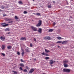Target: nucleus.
Instances as JSON below:
<instances>
[{"mask_svg": "<svg viewBox=\"0 0 74 74\" xmlns=\"http://www.w3.org/2000/svg\"><path fill=\"white\" fill-rule=\"evenodd\" d=\"M62 71L63 72H65L66 73H69L70 71V70L68 69H63Z\"/></svg>", "mask_w": 74, "mask_h": 74, "instance_id": "1", "label": "nucleus"}, {"mask_svg": "<svg viewBox=\"0 0 74 74\" xmlns=\"http://www.w3.org/2000/svg\"><path fill=\"white\" fill-rule=\"evenodd\" d=\"M42 22V21H39V23H38V24L36 25V26L37 27H38L39 26H40V25H41V23Z\"/></svg>", "mask_w": 74, "mask_h": 74, "instance_id": "2", "label": "nucleus"}, {"mask_svg": "<svg viewBox=\"0 0 74 74\" xmlns=\"http://www.w3.org/2000/svg\"><path fill=\"white\" fill-rule=\"evenodd\" d=\"M31 28L34 31H37V28L34 27V26H32L31 27Z\"/></svg>", "mask_w": 74, "mask_h": 74, "instance_id": "3", "label": "nucleus"}, {"mask_svg": "<svg viewBox=\"0 0 74 74\" xmlns=\"http://www.w3.org/2000/svg\"><path fill=\"white\" fill-rule=\"evenodd\" d=\"M1 25H2L3 27H6V26H7L8 25V24H5V23H2L1 24Z\"/></svg>", "mask_w": 74, "mask_h": 74, "instance_id": "4", "label": "nucleus"}, {"mask_svg": "<svg viewBox=\"0 0 74 74\" xmlns=\"http://www.w3.org/2000/svg\"><path fill=\"white\" fill-rule=\"evenodd\" d=\"M67 43H68V41L67 40L62 42V44H67Z\"/></svg>", "mask_w": 74, "mask_h": 74, "instance_id": "5", "label": "nucleus"}, {"mask_svg": "<svg viewBox=\"0 0 74 74\" xmlns=\"http://www.w3.org/2000/svg\"><path fill=\"white\" fill-rule=\"evenodd\" d=\"M45 40H49L50 39H51V38H50V37H45Z\"/></svg>", "mask_w": 74, "mask_h": 74, "instance_id": "6", "label": "nucleus"}, {"mask_svg": "<svg viewBox=\"0 0 74 74\" xmlns=\"http://www.w3.org/2000/svg\"><path fill=\"white\" fill-rule=\"evenodd\" d=\"M53 62H55V61H54L53 62V60H50L49 63L50 64H53Z\"/></svg>", "mask_w": 74, "mask_h": 74, "instance_id": "7", "label": "nucleus"}, {"mask_svg": "<svg viewBox=\"0 0 74 74\" xmlns=\"http://www.w3.org/2000/svg\"><path fill=\"white\" fill-rule=\"evenodd\" d=\"M34 71V69H31L30 71L29 72V73H32L33 71Z\"/></svg>", "mask_w": 74, "mask_h": 74, "instance_id": "8", "label": "nucleus"}, {"mask_svg": "<svg viewBox=\"0 0 74 74\" xmlns=\"http://www.w3.org/2000/svg\"><path fill=\"white\" fill-rule=\"evenodd\" d=\"M42 55H44L45 56H49V55H48V54L45 53L44 52L42 53Z\"/></svg>", "mask_w": 74, "mask_h": 74, "instance_id": "9", "label": "nucleus"}, {"mask_svg": "<svg viewBox=\"0 0 74 74\" xmlns=\"http://www.w3.org/2000/svg\"><path fill=\"white\" fill-rule=\"evenodd\" d=\"M0 39L2 41H4V40H5V37H3L2 36H1V37H0Z\"/></svg>", "mask_w": 74, "mask_h": 74, "instance_id": "10", "label": "nucleus"}, {"mask_svg": "<svg viewBox=\"0 0 74 74\" xmlns=\"http://www.w3.org/2000/svg\"><path fill=\"white\" fill-rule=\"evenodd\" d=\"M21 40H23V41L24 40H26V38H23V37L21 38Z\"/></svg>", "mask_w": 74, "mask_h": 74, "instance_id": "11", "label": "nucleus"}, {"mask_svg": "<svg viewBox=\"0 0 74 74\" xmlns=\"http://www.w3.org/2000/svg\"><path fill=\"white\" fill-rule=\"evenodd\" d=\"M7 48L8 49H10L12 48V47L11 46H9L7 47Z\"/></svg>", "mask_w": 74, "mask_h": 74, "instance_id": "12", "label": "nucleus"}, {"mask_svg": "<svg viewBox=\"0 0 74 74\" xmlns=\"http://www.w3.org/2000/svg\"><path fill=\"white\" fill-rule=\"evenodd\" d=\"M5 46L4 45H2V49H4V48H5Z\"/></svg>", "mask_w": 74, "mask_h": 74, "instance_id": "13", "label": "nucleus"}, {"mask_svg": "<svg viewBox=\"0 0 74 74\" xmlns=\"http://www.w3.org/2000/svg\"><path fill=\"white\" fill-rule=\"evenodd\" d=\"M64 67H68V65L64 63Z\"/></svg>", "mask_w": 74, "mask_h": 74, "instance_id": "14", "label": "nucleus"}, {"mask_svg": "<svg viewBox=\"0 0 74 74\" xmlns=\"http://www.w3.org/2000/svg\"><path fill=\"white\" fill-rule=\"evenodd\" d=\"M38 32H39L40 33H41V28L39 29L38 30Z\"/></svg>", "mask_w": 74, "mask_h": 74, "instance_id": "15", "label": "nucleus"}, {"mask_svg": "<svg viewBox=\"0 0 74 74\" xmlns=\"http://www.w3.org/2000/svg\"><path fill=\"white\" fill-rule=\"evenodd\" d=\"M45 52H46V53H48V52H49V50H47L46 49H45Z\"/></svg>", "mask_w": 74, "mask_h": 74, "instance_id": "16", "label": "nucleus"}, {"mask_svg": "<svg viewBox=\"0 0 74 74\" xmlns=\"http://www.w3.org/2000/svg\"><path fill=\"white\" fill-rule=\"evenodd\" d=\"M62 41H58L57 42V44H60V43H62Z\"/></svg>", "mask_w": 74, "mask_h": 74, "instance_id": "17", "label": "nucleus"}, {"mask_svg": "<svg viewBox=\"0 0 74 74\" xmlns=\"http://www.w3.org/2000/svg\"><path fill=\"white\" fill-rule=\"evenodd\" d=\"M57 38L58 40H61V39H62V38L60 36H58Z\"/></svg>", "mask_w": 74, "mask_h": 74, "instance_id": "18", "label": "nucleus"}, {"mask_svg": "<svg viewBox=\"0 0 74 74\" xmlns=\"http://www.w3.org/2000/svg\"><path fill=\"white\" fill-rule=\"evenodd\" d=\"M19 65L21 67H23L24 66V64H20Z\"/></svg>", "mask_w": 74, "mask_h": 74, "instance_id": "19", "label": "nucleus"}, {"mask_svg": "<svg viewBox=\"0 0 74 74\" xmlns=\"http://www.w3.org/2000/svg\"><path fill=\"white\" fill-rule=\"evenodd\" d=\"M36 15H37V16H41L40 14L38 13H37L36 14Z\"/></svg>", "mask_w": 74, "mask_h": 74, "instance_id": "20", "label": "nucleus"}, {"mask_svg": "<svg viewBox=\"0 0 74 74\" xmlns=\"http://www.w3.org/2000/svg\"><path fill=\"white\" fill-rule=\"evenodd\" d=\"M52 31H53V29H49V32H52Z\"/></svg>", "mask_w": 74, "mask_h": 74, "instance_id": "21", "label": "nucleus"}, {"mask_svg": "<svg viewBox=\"0 0 74 74\" xmlns=\"http://www.w3.org/2000/svg\"><path fill=\"white\" fill-rule=\"evenodd\" d=\"M13 72L14 73V74H17V72H16V71H13Z\"/></svg>", "mask_w": 74, "mask_h": 74, "instance_id": "22", "label": "nucleus"}, {"mask_svg": "<svg viewBox=\"0 0 74 74\" xmlns=\"http://www.w3.org/2000/svg\"><path fill=\"white\" fill-rule=\"evenodd\" d=\"M1 55H2L3 56H5V55L4 53H1Z\"/></svg>", "mask_w": 74, "mask_h": 74, "instance_id": "23", "label": "nucleus"}, {"mask_svg": "<svg viewBox=\"0 0 74 74\" xmlns=\"http://www.w3.org/2000/svg\"><path fill=\"white\" fill-rule=\"evenodd\" d=\"M45 59L46 60H48V59H49V57H46Z\"/></svg>", "mask_w": 74, "mask_h": 74, "instance_id": "24", "label": "nucleus"}, {"mask_svg": "<svg viewBox=\"0 0 74 74\" xmlns=\"http://www.w3.org/2000/svg\"><path fill=\"white\" fill-rule=\"evenodd\" d=\"M15 18L16 19H18V17H17V16H15Z\"/></svg>", "mask_w": 74, "mask_h": 74, "instance_id": "25", "label": "nucleus"}, {"mask_svg": "<svg viewBox=\"0 0 74 74\" xmlns=\"http://www.w3.org/2000/svg\"><path fill=\"white\" fill-rule=\"evenodd\" d=\"M18 3L19 4H22V2L21 1H19L18 2Z\"/></svg>", "mask_w": 74, "mask_h": 74, "instance_id": "26", "label": "nucleus"}, {"mask_svg": "<svg viewBox=\"0 0 74 74\" xmlns=\"http://www.w3.org/2000/svg\"><path fill=\"white\" fill-rule=\"evenodd\" d=\"M23 13L25 14H27V12L26 11H24L23 12Z\"/></svg>", "mask_w": 74, "mask_h": 74, "instance_id": "27", "label": "nucleus"}, {"mask_svg": "<svg viewBox=\"0 0 74 74\" xmlns=\"http://www.w3.org/2000/svg\"><path fill=\"white\" fill-rule=\"evenodd\" d=\"M6 19V20H7L8 21H10L11 20V19Z\"/></svg>", "mask_w": 74, "mask_h": 74, "instance_id": "28", "label": "nucleus"}, {"mask_svg": "<svg viewBox=\"0 0 74 74\" xmlns=\"http://www.w3.org/2000/svg\"><path fill=\"white\" fill-rule=\"evenodd\" d=\"M48 7L49 8H51V5H48Z\"/></svg>", "mask_w": 74, "mask_h": 74, "instance_id": "29", "label": "nucleus"}, {"mask_svg": "<svg viewBox=\"0 0 74 74\" xmlns=\"http://www.w3.org/2000/svg\"><path fill=\"white\" fill-rule=\"evenodd\" d=\"M64 62L65 63H67V62H68V60H65Z\"/></svg>", "mask_w": 74, "mask_h": 74, "instance_id": "30", "label": "nucleus"}, {"mask_svg": "<svg viewBox=\"0 0 74 74\" xmlns=\"http://www.w3.org/2000/svg\"><path fill=\"white\" fill-rule=\"evenodd\" d=\"M10 30L8 28H6L5 29V30L6 31H9Z\"/></svg>", "mask_w": 74, "mask_h": 74, "instance_id": "31", "label": "nucleus"}, {"mask_svg": "<svg viewBox=\"0 0 74 74\" xmlns=\"http://www.w3.org/2000/svg\"><path fill=\"white\" fill-rule=\"evenodd\" d=\"M22 56H23V55H24V51L22 52Z\"/></svg>", "mask_w": 74, "mask_h": 74, "instance_id": "32", "label": "nucleus"}, {"mask_svg": "<svg viewBox=\"0 0 74 74\" xmlns=\"http://www.w3.org/2000/svg\"><path fill=\"white\" fill-rule=\"evenodd\" d=\"M19 69L23 71V69H22V68L21 67H20L19 68Z\"/></svg>", "mask_w": 74, "mask_h": 74, "instance_id": "33", "label": "nucleus"}, {"mask_svg": "<svg viewBox=\"0 0 74 74\" xmlns=\"http://www.w3.org/2000/svg\"><path fill=\"white\" fill-rule=\"evenodd\" d=\"M25 50L27 52H29V49H25Z\"/></svg>", "mask_w": 74, "mask_h": 74, "instance_id": "34", "label": "nucleus"}, {"mask_svg": "<svg viewBox=\"0 0 74 74\" xmlns=\"http://www.w3.org/2000/svg\"><path fill=\"white\" fill-rule=\"evenodd\" d=\"M17 54H18V55H20V53L19 52H18L17 53Z\"/></svg>", "mask_w": 74, "mask_h": 74, "instance_id": "35", "label": "nucleus"}, {"mask_svg": "<svg viewBox=\"0 0 74 74\" xmlns=\"http://www.w3.org/2000/svg\"><path fill=\"white\" fill-rule=\"evenodd\" d=\"M21 62H23L24 63L25 62H24L23 60L22 59H21Z\"/></svg>", "mask_w": 74, "mask_h": 74, "instance_id": "36", "label": "nucleus"}, {"mask_svg": "<svg viewBox=\"0 0 74 74\" xmlns=\"http://www.w3.org/2000/svg\"><path fill=\"white\" fill-rule=\"evenodd\" d=\"M30 46L31 47H32V43H30Z\"/></svg>", "mask_w": 74, "mask_h": 74, "instance_id": "37", "label": "nucleus"}, {"mask_svg": "<svg viewBox=\"0 0 74 74\" xmlns=\"http://www.w3.org/2000/svg\"><path fill=\"white\" fill-rule=\"evenodd\" d=\"M24 72H27V70H26V69H25L24 70Z\"/></svg>", "mask_w": 74, "mask_h": 74, "instance_id": "38", "label": "nucleus"}, {"mask_svg": "<svg viewBox=\"0 0 74 74\" xmlns=\"http://www.w3.org/2000/svg\"><path fill=\"white\" fill-rule=\"evenodd\" d=\"M12 22H13V21H11L8 22V23H12Z\"/></svg>", "mask_w": 74, "mask_h": 74, "instance_id": "39", "label": "nucleus"}, {"mask_svg": "<svg viewBox=\"0 0 74 74\" xmlns=\"http://www.w3.org/2000/svg\"><path fill=\"white\" fill-rule=\"evenodd\" d=\"M1 8H2V9H4V7H1Z\"/></svg>", "mask_w": 74, "mask_h": 74, "instance_id": "40", "label": "nucleus"}, {"mask_svg": "<svg viewBox=\"0 0 74 74\" xmlns=\"http://www.w3.org/2000/svg\"><path fill=\"white\" fill-rule=\"evenodd\" d=\"M34 41L36 42V39L35 38H34Z\"/></svg>", "mask_w": 74, "mask_h": 74, "instance_id": "41", "label": "nucleus"}, {"mask_svg": "<svg viewBox=\"0 0 74 74\" xmlns=\"http://www.w3.org/2000/svg\"><path fill=\"white\" fill-rule=\"evenodd\" d=\"M27 69H29V68L27 66H26V67Z\"/></svg>", "mask_w": 74, "mask_h": 74, "instance_id": "42", "label": "nucleus"}, {"mask_svg": "<svg viewBox=\"0 0 74 74\" xmlns=\"http://www.w3.org/2000/svg\"><path fill=\"white\" fill-rule=\"evenodd\" d=\"M53 2L54 3H55V1H53Z\"/></svg>", "mask_w": 74, "mask_h": 74, "instance_id": "43", "label": "nucleus"}, {"mask_svg": "<svg viewBox=\"0 0 74 74\" xmlns=\"http://www.w3.org/2000/svg\"><path fill=\"white\" fill-rule=\"evenodd\" d=\"M3 16H7V14H3Z\"/></svg>", "mask_w": 74, "mask_h": 74, "instance_id": "44", "label": "nucleus"}, {"mask_svg": "<svg viewBox=\"0 0 74 74\" xmlns=\"http://www.w3.org/2000/svg\"><path fill=\"white\" fill-rule=\"evenodd\" d=\"M53 25H55V23H53Z\"/></svg>", "mask_w": 74, "mask_h": 74, "instance_id": "45", "label": "nucleus"}, {"mask_svg": "<svg viewBox=\"0 0 74 74\" xmlns=\"http://www.w3.org/2000/svg\"><path fill=\"white\" fill-rule=\"evenodd\" d=\"M8 34H10V32H9L8 33Z\"/></svg>", "mask_w": 74, "mask_h": 74, "instance_id": "46", "label": "nucleus"}, {"mask_svg": "<svg viewBox=\"0 0 74 74\" xmlns=\"http://www.w3.org/2000/svg\"><path fill=\"white\" fill-rule=\"evenodd\" d=\"M1 11V9H0V11Z\"/></svg>", "mask_w": 74, "mask_h": 74, "instance_id": "47", "label": "nucleus"}, {"mask_svg": "<svg viewBox=\"0 0 74 74\" xmlns=\"http://www.w3.org/2000/svg\"><path fill=\"white\" fill-rule=\"evenodd\" d=\"M58 47H59V46H58Z\"/></svg>", "mask_w": 74, "mask_h": 74, "instance_id": "48", "label": "nucleus"}, {"mask_svg": "<svg viewBox=\"0 0 74 74\" xmlns=\"http://www.w3.org/2000/svg\"><path fill=\"white\" fill-rule=\"evenodd\" d=\"M71 18H72L71 17Z\"/></svg>", "mask_w": 74, "mask_h": 74, "instance_id": "49", "label": "nucleus"}]
</instances>
